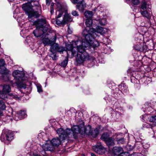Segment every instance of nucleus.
Returning a JSON list of instances; mask_svg holds the SVG:
<instances>
[{
  "mask_svg": "<svg viewBox=\"0 0 156 156\" xmlns=\"http://www.w3.org/2000/svg\"><path fill=\"white\" fill-rule=\"evenodd\" d=\"M93 37V39L92 40L85 42H83L82 41V38L80 37L78 39L80 41L75 42V44L77 46L78 51L79 52L76 58V60L77 64H81L85 62L94 60V58L90 55L85 51V50L88 49L90 46L94 48L99 45V43L97 41H94V38L98 37V35L96 34V36L95 35V37L94 36Z\"/></svg>",
  "mask_w": 156,
  "mask_h": 156,
  "instance_id": "nucleus-1",
  "label": "nucleus"
},
{
  "mask_svg": "<svg viewBox=\"0 0 156 156\" xmlns=\"http://www.w3.org/2000/svg\"><path fill=\"white\" fill-rule=\"evenodd\" d=\"M56 132L59 138H54L50 141L55 148L58 147L63 142L67 141L68 140H73V139H76L77 138L76 136L72 133L71 129H69L64 130L62 128H59L57 129Z\"/></svg>",
  "mask_w": 156,
  "mask_h": 156,
  "instance_id": "nucleus-2",
  "label": "nucleus"
},
{
  "mask_svg": "<svg viewBox=\"0 0 156 156\" xmlns=\"http://www.w3.org/2000/svg\"><path fill=\"white\" fill-rule=\"evenodd\" d=\"M72 133L76 136L78 134H80L83 136H84L86 134L90 135L91 131V127L90 125H88L86 127H84V125L81 124L79 125L74 126L71 128Z\"/></svg>",
  "mask_w": 156,
  "mask_h": 156,
  "instance_id": "nucleus-3",
  "label": "nucleus"
},
{
  "mask_svg": "<svg viewBox=\"0 0 156 156\" xmlns=\"http://www.w3.org/2000/svg\"><path fill=\"white\" fill-rule=\"evenodd\" d=\"M35 6H33L30 2L25 3L23 5V9L28 16L29 19L32 17L37 18L38 16V12L35 11Z\"/></svg>",
  "mask_w": 156,
  "mask_h": 156,
  "instance_id": "nucleus-4",
  "label": "nucleus"
},
{
  "mask_svg": "<svg viewBox=\"0 0 156 156\" xmlns=\"http://www.w3.org/2000/svg\"><path fill=\"white\" fill-rule=\"evenodd\" d=\"M77 37L78 40L76 41H75L73 42L72 44H68L66 45V48L67 50V57H69L71 56V57H74L77 54L76 57L78 54L79 53L77 49V46L75 44V42L78 41H80L78 38Z\"/></svg>",
  "mask_w": 156,
  "mask_h": 156,
  "instance_id": "nucleus-5",
  "label": "nucleus"
},
{
  "mask_svg": "<svg viewBox=\"0 0 156 156\" xmlns=\"http://www.w3.org/2000/svg\"><path fill=\"white\" fill-rule=\"evenodd\" d=\"M57 6L55 14L57 18L62 16L64 12L67 11V6L66 4L62 3L61 0H55Z\"/></svg>",
  "mask_w": 156,
  "mask_h": 156,
  "instance_id": "nucleus-6",
  "label": "nucleus"
},
{
  "mask_svg": "<svg viewBox=\"0 0 156 156\" xmlns=\"http://www.w3.org/2000/svg\"><path fill=\"white\" fill-rule=\"evenodd\" d=\"M94 31L93 28L86 27L84 29L82 32L83 36L84 37L86 41H91L93 39V36L95 37V35L96 36L95 32H94Z\"/></svg>",
  "mask_w": 156,
  "mask_h": 156,
  "instance_id": "nucleus-7",
  "label": "nucleus"
},
{
  "mask_svg": "<svg viewBox=\"0 0 156 156\" xmlns=\"http://www.w3.org/2000/svg\"><path fill=\"white\" fill-rule=\"evenodd\" d=\"M5 61L3 59H0V79L6 81L8 80L9 73L4 66Z\"/></svg>",
  "mask_w": 156,
  "mask_h": 156,
  "instance_id": "nucleus-8",
  "label": "nucleus"
},
{
  "mask_svg": "<svg viewBox=\"0 0 156 156\" xmlns=\"http://www.w3.org/2000/svg\"><path fill=\"white\" fill-rule=\"evenodd\" d=\"M2 87V90L0 91V98L5 100L7 98V94L11 91V87L8 85H4Z\"/></svg>",
  "mask_w": 156,
  "mask_h": 156,
  "instance_id": "nucleus-9",
  "label": "nucleus"
},
{
  "mask_svg": "<svg viewBox=\"0 0 156 156\" xmlns=\"http://www.w3.org/2000/svg\"><path fill=\"white\" fill-rule=\"evenodd\" d=\"M50 51L53 53H55L56 51L61 53L65 50V48L63 47L59 46L58 44L56 43L54 46L50 47Z\"/></svg>",
  "mask_w": 156,
  "mask_h": 156,
  "instance_id": "nucleus-10",
  "label": "nucleus"
},
{
  "mask_svg": "<svg viewBox=\"0 0 156 156\" xmlns=\"http://www.w3.org/2000/svg\"><path fill=\"white\" fill-rule=\"evenodd\" d=\"M67 12V10L66 12H63V14L64 13V15L63 20L61 21H59V22L58 23L63 24L66 23L68 22H71L72 21V19L70 15L68 14Z\"/></svg>",
  "mask_w": 156,
  "mask_h": 156,
  "instance_id": "nucleus-11",
  "label": "nucleus"
},
{
  "mask_svg": "<svg viewBox=\"0 0 156 156\" xmlns=\"http://www.w3.org/2000/svg\"><path fill=\"white\" fill-rule=\"evenodd\" d=\"M34 24L36 26V27H42L44 26V25H47L49 24L44 19H39L35 21L34 23Z\"/></svg>",
  "mask_w": 156,
  "mask_h": 156,
  "instance_id": "nucleus-12",
  "label": "nucleus"
},
{
  "mask_svg": "<svg viewBox=\"0 0 156 156\" xmlns=\"http://www.w3.org/2000/svg\"><path fill=\"white\" fill-rule=\"evenodd\" d=\"M140 12L143 16L145 17L148 19L151 18L152 15L151 9L150 8L147 9L146 10H141Z\"/></svg>",
  "mask_w": 156,
  "mask_h": 156,
  "instance_id": "nucleus-13",
  "label": "nucleus"
},
{
  "mask_svg": "<svg viewBox=\"0 0 156 156\" xmlns=\"http://www.w3.org/2000/svg\"><path fill=\"white\" fill-rule=\"evenodd\" d=\"M42 147L44 151H53L54 150L55 147L50 141V143H46L45 144L42 145Z\"/></svg>",
  "mask_w": 156,
  "mask_h": 156,
  "instance_id": "nucleus-14",
  "label": "nucleus"
},
{
  "mask_svg": "<svg viewBox=\"0 0 156 156\" xmlns=\"http://www.w3.org/2000/svg\"><path fill=\"white\" fill-rule=\"evenodd\" d=\"M93 149L95 152L99 154H104L106 151L105 149L101 145L94 147Z\"/></svg>",
  "mask_w": 156,
  "mask_h": 156,
  "instance_id": "nucleus-15",
  "label": "nucleus"
},
{
  "mask_svg": "<svg viewBox=\"0 0 156 156\" xmlns=\"http://www.w3.org/2000/svg\"><path fill=\"white\" fill-rule=\"evenodd\" d=\"M27 114L26 113V112L24 111H20L17 113L16 115V117L14 118V119L15 120H18L19 119L17 118H16V117H20V118H19V119H21L25 118Z\"/></svg>",
  "mask_w": 156,
  "mask_h": 156,
  "instance_id": "nucleus-16",
  "label": "nucleus"
},
{
  "mask_svg": "<svg viewBox=\"0 0 156 156\" xmlns=\"http://www.w3.org/2000/svg\"><path fill=\"white\" fill-rule=\"evenodd\" d=\"M33 33L34 36L37 37L41 36L43 34L41 27H36V29L34 31Z\"/></svg>",
  "mask_w": 156,
  "mask_h": 156,
  "instance_id": "nucleus-17",
  "label": "nucleus"
},
{
  "mask_svg": "<svg viewBox=\"0 0 156 156\" xmlns=\"http://www.w3.org/2000/svg\"><path fill=\"white\" fill-rule=\"evenodd\" d=\"M122 148L121 147H115L113 148L112 151L114 154L118 156L120 153H122Z\"/></svg>",
  "mask_w": 156,
  "mask_h": 156,
  "instance_id": "nucleus-18",
  "label": "nucleus"
},
{
  "mask_svg": "<svg viewBox=\"0 0 156 156\" xmlns=\"http://www.w3.org/2000/svg\"><path fill=\"white\" fill-rule=\"evenodd\" d=\"M94 32H95L96 34H97V33H99L103 35L106 32V30H104L103 27L100 26H98L95 29H94Z\"/></svg>",
  "mask_w": 156,
  "mask_h": 156,
  "instance_id": "nucleus-19",
  "label": "nucleus"
},
{
  "mask_svg": "<svg viewBox=\"0 0 156 156\" xmlns=\"http://www.w3.org/2000/svg\"><path fill=\"white\" fill-rule=\"evenodd\" d=\"M24 76H22V75H17V79H14L15 82L16 84H18L24 80Z\"/></svg>",
  "mask_w": 156,
  "mask_h": 156,
  "instance_id": "nucleus-20",
  "label": "nucleus"
},
{
  "mask_svg": "<svg viewBox=\"0 0 156 156\" xmlns=\"http://www.w3.org/2000/svg\"><path fill=\"white\" fill-rule=\"evenodd\" d=\"M86 4L85 3L81 2L78 4L76 5L77 9L80 12H83L84 9L86 8Z\"/></svg>",
  "mask_w": 156,
  "mask_h": 156,
  "instance_id": "nucleus-21",
  "label": "nucleus"
},
{
  "mask_svg": "<svg viewBox=\"0 0 156 156\" xmlns=\"http://www.w3.org/2000/svg\"><path fill=\"white\" fill-rule=\"evenodd\" d=\"M119 87L122 92L126 93L128 91V87L124 83H122L119 85Z\"/></svg>",
  "mask_w": 156,
  "mask_h": 156,
  "instance_id": "nucleus-22",
  "label": "nucleus"
},
{
  "mask_svg": "<svg viewBox=\"0 0 156 156\" xmlns=\"http://www.w3.org/2000/svg\"><path fill=\"white\" fill-rule=\"evenodd\" d=\"M6 139L8 141H11L13 139V133L11 131H9L6 135Z\"/></svg>",
  "mask_w": 156,
  "mask_h": 156,
  "instance_id": "nucleus-23",
  "label": "nucleus"
},
{
  "mask_svg": "<svg viewBox=\"0 0 156 156\" xmlns=\"http://www.w3.org/2000/svg\"><path fill=\"white\" fill-rule=\"evenodd\" d=\"M42 42L44 46L49 45L51 47L50 40L48 38L43 37H42Z\"/></svg>",
  "mask_w": 156,
  "mask_h": 156,
  "instance_id": "nucleus-24",
  "label": "nucleus"
},
{
  "mask_svg": "<svg viewBox=\"0 0 156 156\" xmlns=\"http://www.w3.org/2000/svg\"><path fill=\"white\" fill-rule=\"evenodd\" d=\"M105 142L106 144L109 146H113L115 145L114 139L112 137H110Z\"/></svg>",
  "mask_w": 156,
  "mask_h": 156,
  "instance_id": "nucleus-25",
  "label": "nucleus"
},
{
  "mask_svg": "<svg viewBox=\"0 0 156 156\" xmlns=\"http://www.w3.org/2000/svg\"><path fill=\"white\" fill-rule=\"evenodd\" d=\"M17 75H22V76H24V74L22 71L18 70H15L12 72V75L14 79H17Z\"/></svg>",
  "mask_w": 156,
  "mask_h": 156,
  "instance_id": "nucleus-26",
  "label": "nucleus"
},
{
  "mask_svg": "<svg viewBox=\"0 0 156 156\" xmlns=\"http://www.w3.org/2000/svg\"><path fill=\"white\" fill-rule=\"evenodd\" d=\"M144 149L141 152V154L144 156H146L147 154V149L149 147V145L147 144H145L143 145Z\"/></svg>",
  "mask_w": 156,
  "mask_h": 156,
  "instance_id": "nucleus-27",
  "label": "nucleus"
},
{
  "mask_svg": "<svg viewBox=\"0 0 156 156\" xmlns=\"http://www.w3.org/2000/svg\"><path fill=\"white\" fill-rule=\"evenodd\" d=\"M53 35L54 36L51 38V40H50V42L51 44V46H54V45L56 44L55 43L57 39V34L55 32H54L53 33Z\"/></svg>",
  "mask_w": 156,
  "mask_h": 156,
  "instance_id": "nucleus-28",
  "label": "nucleus"
},
{
  "mask_svg": "<svg viewBox=\"0 0 156 156\" xmlns=\"http://www.w3.org/2000/svg\"><path fill=\"white\" fill-rule=\"evenodd\" d=\"M99 133V130L98 128H96L94 130L92 131L90 133V134L91 136L93 137H96L98 134Z\"/></svg>",
  "mask_w": 156,
  "mask_h": 156,
  "instance_id": "nucleus-29",
  "label": "nucleus"
},
{
  "mask_svg": "<svg viewBox=\"0 0 156 156\" xmlns=\"http://www.w3.org/2000/svg\"><path fill=\"white\" fill-rule=\"evenodd\" d=\"M11 98H13L16 100H18L20 99L22 97V95H17L14 93H10L9 94Z\"/></svg>",
  "mask_w": 156,
  "mask_h": 156,
  "instance_id": "nucleus-30",
  "label": "nucleus"
},
{
  "mask_svg": "<svg viewBox=\"0 0 156 156\" xmlns=\"http://www.w3.org/2000/svg\"><path fill=\"white\" fill-rule=\"evenodd\" d=\"M41 30L42 31V34L47 31L51 29V27L49 24L44 25V26L41 27Z\"/></svg>",
  "mask_w": 156,
  "mask_h": 156,
  "instance_id": "nucleus-31",
  "label": "nucleus"
},
{
  "mask_svg": "<svg viewBox=\"0 0 156 156\" xmlns=\"http://www.w3.org/2000/svg\"><path fill=\"white\" fill-rule=\"evenodd\" d=\"M68 57L67 56L64 60L59 63V65L60 66L63 67H65L66 66L68 62Z\"/></svg>",
  "mask_w": 156,
  "mask_h": 156,
  "instance_id": "nucleus-32",
  "label": "nucleus"
},
{
  "mask_svg": "<svg viewBox=\"0 0 156 156\" xmlns=\"http://www.w3.org/2000/svg\"><path fill=\"white\" fill-rule=\"evenodd\" d=\"M109 137V135L107 133H105L102 135L101 138L102 140L106 142Z\"/></svg>",
  "mask_w": 156,
  "mask_h": 156,
  "instance_id": "nucleus-33",
  "label": "nucleus"
},
{
  "mask_svg": "<svg viewBox=\"0 0 156 156\" xmlns=\"http://www.w3.org/2000/svg\"><path fill=\"white\" fill-rule=\"evenodd\" d=\"M84 15L87 19H90L93 16V13L91 11H86L84 12Z\"/></svg>",
  "mask_w": 156,
  "mask_h": 156,
  "instance_id": "nucleus-34",
  "label": "nucleus"
},
{
  "mask_svg": "<svg viewBox=\"0 0 156 156\" xmlns=\"http://www.w3.org/2000/svg\"><path fill=\"white\" fill-rule=\"evenodd\" d=\"M103 53L105 54H109L112 51V50L109 47H108L106 44L105 45Z\"/></svg>",
  "mask_w": 156,
  "mask_h": 156,
  "instance_id": "nucleus-35",
  "label": "nucleus"
},
{
  "mask_svg": "<svg viewBox=\"0 0 156 156\" xmlns=\"http://www.w3.org/2000/svg\"><path fill=\"white\" fill-rule=\"evenodd\" d=\"M6 108V106L5 103L2 100H0V110L2 111L5 110Z\"/></svg>",
  "mask_w": 156,
  "mask_h": 156,
  "instance_id": "nucleus-36",
  "label": "nucleus"
},
{
  "mask_svg": "<svg viewBox=\"0 0 156 156\" xmlns=\"http://www.w3.org/2000/svg\"><path fill=\"white\" fill-rule=\"evenodd\" d=\"M92 21L91 19H87L86 20L85 24L88 27H90L91 26Z\"/></svg>",
  "mask_w": 156,
  "mask_h": 156,
  "instance_id": "nucleus-37",
  "label": "nucleus"
},
{
  "mask_svg": "<svg viewBox=\"0 0 156 156\" xmlns=\"http://www.w3.org/2000/svg\"><path fill=\"white\" fill-rule=\"evenodd\" d=\"M145 110H144L145 112H151L153 110L152 107L151 106H149L147 104L145 105Z\"/></svg>",
  "mask_w": 156,
  "mask_h": 156,
  "instance_id": "nucleus-38",
  "label": "nucleus"
},
{
  "mask_svg": "<svg viewBox=\"0 0 156 156\" xmlns=\"http://www.w3.org/2000/svg\"><path fill=\"white\" fill-rule=\"evenodd\" d=\"M147 4L146 2H144L142 4L140 9L141 10H145L147 9H149L150 8H147Z\"/></svg>",
  "mask_w": 156,
  "mask_h": 156,
  "instance_id": "nucleus-39",
  "label": "nucleus"
},
{
  "mask_svg": "<svg viewBox=\"0 0 156 156\" xmlns=\"http://www.w3.org/2000/svg\"><path fill=\"white\" fill-rule=\"evenodd\" d=\"M98 20L100 24L101 25H105L107 23L106 20L105 18L100 19Z\"/></svg>",
  "mask_w": 156,
  "mask_h": 156,
  "instance_id": "nucleus-40",
  "label": "nucleus"
},
{
  "mask_svg": "<svg viewBox=\"0 0 156 156\" xmlns=\"http://www.w3.org/2000/svg\"><path fill=\"white\" fill-rule=\"evenodd\" d=\"M143 126L144 127L147 128H151L153 126L152 124H150L146 122L144 123L143 125Z\"/></svg>",
  "mask_w": 156,
  "mask_h": 156,
  "instance_id": "nucleus-41",
  "label": "nucleus"
},
{
  "mask_svg": "<svg viewBox=\"0 0 156 156\" xmlns=\"http://www.w3.org/2000/svg\"><path fill=\"white\" fill-rule=\"evenodd\" d=\"M36 87L37 89V92L39 93L43 92L41 86L39 84H37Z\"/></svg>",
  "mask_w": 156,
  "mask_h": 156,
  "instance_id": "nucleus-42",
  "label": "nucleus"
},
{
  "mask_svg": "<svg viewBox=\"0 0 156 156\" xmlns=\"http://www.w3.org/2000/svg\"><path fill=\"white\" fill-rule=\"evenodd\" d=\"M149 121L153 123L156 122V115L151 116L149 119Z\"/></svg>",
  "mask_w": 156,
  "mask_h": 156,
  "instance_id": "nucleus-43",
  "label": "nucleus"
},
{
  "mask_svg": "<svg viewBox=\"0 0 156 156\" xmlns=\"http://www.w3.org/2000/svg\"><path fill=\"white\" fill-rule=\"evenodd\" d=\"M131 2L134 5H138L139 4L140 2L139 0H131Z\"/></svg>",
  "mask_w": 156,
  "mask_h": 156,
  "instance_id": "nucleus-44",
  "label": "nucleus"
},
{
  "mask_svg": "<svg viewBox=\"0 0 156 156\" xmlns=\"http://www.w3.org/2000/svg\"><path fill=\"white\" fill-rule=\"evenodd\" d=\"M141 47V45H140V44H137V45H136L135 47L134 48L136 50L138 51H139L140 50Z\"/></svg>",
  "mask_w": 156,
  "mask_h": 156,
  "instance_id": "nucleus-45",
  "label": "nucleus"
},
{
  "mask_svg": "<svg viewBox=\"0 0 156 156\" xmlns=\"http://www.w3.org/2000/svg\"><path fill=\"white\" fill-rule=\"evenodd\" d=\"M119 144H123L125 142V140L123 138H122L117 140Z\"/></svg>",
  "mask_w": 156,
  "mask_h": 156,
  "instance_id": "nucleus-46",
  "label": "nucleus"
},
{
  "mask_svg": "<svg viewBox=\"0 0 156 156\" xmlns=\"http://www.w3.org/2000/svg\"><path fill=\"white\" fill-rule=\"evenodd\" d=\"M128 153L126 152H123V151L122 150V153H120L118 156H127Z\"/></svg>",
  "mask_w": 156,
  "mask_h": 156,
  "instance_id": "nucleus-47",
  "label": "nucleus"
},
{
  "mask_svg": "<svg viewBox=\"0 0 156 156\" xmlns=\"http://www.w3.org/2000/svg\"><path fill=\"white\" fill-rule=\"evenodd\" d=\"M72 14L73 16H78V13L76 11H72Z\"/></svg>",
  "mask_w": 156,
  "mask_h": 156,
  "instance_id": "nucleus-48",
  "label": "nucleus"
},
{
  "mask_svg": "<svg viewBox=\"0 0 156 156\" xmlns=\"http://www.w3.org/2000/svg\"><path fill=\"white\" fill-rule=\"evenodd\" d=\"M54 4L52 3L51 4V10L50 12L51 14H52L54 12V9H53V5Z\"/></svg>",
  "mask_w": 156,
  "mask_h": 156,
  "instance_id": "nucleus-49",
  "label": "nucleus"
},
{
  "mask_svg": "<svg viewBox=\"0 0 156 156\" xmlns=\"http://www.w3.org/2000/svg\"><path fill=\"white\" fill-rule=\"evenodd\" d=\"M32 5V6H35V7H36L35 8V9H37V10H40L41 9V7L39 6V5H36V6H33V4H32V3H31ZM34 3V2H33V4Z\"/></svg>",
  "mask_w": 156,
  "mask_h": 156,
  "instance_id": "nucleus-50",
  "label": "nucleus"
},
{
  "mask_svg": "<svg viewBox=\"0 0 156 156\" xmlns=\"http://www.w3.org/2000/svg\"><path fill=\"white\" fill-rule=\"evenodd\" d=\"M72 3L76 4L79 2V0H71Z\"/></svg>",
  "mask_w": 156,
  "mask_h": 156,
  "instance_id": "nucleus-51",
  "label": "nucleus"
},
{
  "mask_svg": "<svg viewBox=\"0 0 156 156\" xmlns=\"http://www.w3.org/2000/svg\"><path fill=\"white\" fill-rule=\"evenodd\" d=\"M68 32L69 34H71L72 32V31L69 28V27L68 29Z\"/></svg>",
  "mask_w": 156,
  "mask_h": 156,
  "instance_id": "nucleus-52",
  "label": "nucleus"
},
{
  "mask_svg": "<svg viewBox=\"0 0 156 156\" xmlns=\"http://www.w3.org/2000/svg\"><path fill=\"white\" fill-rule=\"evenodd\" d=\"M2 111L0 110V116H2Z\"/></svg>",
  "mask_w": 156,
  "mask_h": 156,
  "instance_id": "nucleus-53",
  "label": "nucleus"
},
{
  "mask_svg": "<svg viewBox=\"0 0 156 156\" xmlns=\"http://www.w3.org/2000/svg\"><path fill=\"white\" fill-rule=\"evenodd\" d=\"M40 156V155L38 154H33V156Z\"/></svg>",
  "mask_w": 156,
  "mask_h": 156,
  "instance_id": "nucleus-54",
  "label": "nucleus"
},
{
  "mask_svg": "<svg viewBox=\"0 0 156 156\" xmlns=\"http://www.w3.org/2000/svg\"><path fill=\"white\" fill-rule=\"evenodd\" d=\"M91 156H96L95 154L93 153H91Z\"/></svg>",
  "mask_w": 156,
  "mask_h": 156,
  "instance_id": "nucleus-55",
  "label": "nucleus"
},
{
  "mask_svg": "<svg viewBox=\"0 0 156 156\" xmlns=\"http://www.w3.org/2000/svg\"><path fill=\"white\" fill-rule=\"evenodd\" d=\"M15 84V83H12V85L13 86H14V84Z\"/></svg>",
  "mask_w": 156,
  "mask_h": 156,
  "instance_id": "nucleus-56",
  "label": "nucleus"
},
{
  "mask_svg": "<svg viewBox=\"0 0 156 156\" xmlns=\"http://www.w3.org/2000/svg\"><path fill=\"white\" fill-rule=\"evenodd\" d=\"M54 56L55 57H56V55H54Z\"/></svg>",
  "mask_w": 156,
  "mask_h": 156,
  "instance_id": "nucleus-57",
  "label": "nucleus"
},
{
  "mask_svg": "<svg viewBox=\"0 0 156 156\" xmlns=\"http://www.w3.org/2000/svg\"><path fill=\"white\" fill-rule=\"evenodd\" d=\"M82 156H85V155L84 154H83V155H82Z\"/></svg>",
  "mask_w": 156,
  "mask_h": 156,
  "instance_id": "nucleus-58",
  "label": "nucleus"
},
{
  "mask_svg": "<svg viewBox=\"0 0 156 156\" xmlns=\"http://www.w3.org/2000/svg\"><path fill=\"white\" fill-rule=\"evenodd\" d=\"M156 104V102H155Z\"/></svg>",
  "mask_w": 156,
  "mask_h": 156,
  "instance_id": "nucleus-59",
  "label": "nucleus"
}]
</instances>
